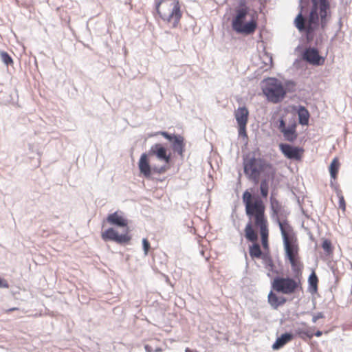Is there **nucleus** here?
I'll return each instance as SVG.
<instances>
[{
  "mask_svg": "<svg viewBox=\"0 0 352 352\" xmlns=\"http://www.w3.org/2000/svg\"><path fill=\"white\" fill-rule=\"evenodd\" d=\"M164 138L171 143L173 150L178 153L180 156H183L184 152V139L180 135L169 134L166 131L159 132Z\"/></svg>",
  "mask_w": 352,
  "mask_h": 352,
  "instance_id": "9",
  "label": "nucleus"
},
{
  "mask_svg": "<svg viewBox=\"0 0 352 352\" xmlns=\"http://www.w3.org/2000/svg\"><path fill=\"white\" fill-rule=\"evenodd\" d=\"M338 196L339 197V207L343 211H344L346 209V204H345V201H344V197L340 192L338 193Z\"/></svg>",
  "mask_w": 352,
  "mask_h": 352,
  "instance_id": "36",
  "label": "nucleus"
},
{
  "mask_svg": "<svg viewBox=\"0 0 352 352\" xmlns=\"http://www.w3.org/2000/svg\"><path fill=\"white\" fill-rule=\"evenodd\" d=\"M245 237L250 241L254 242L257 240V234L254 232L252 228V219H250L249 222L247 223L245 228Z\"/></svg>",
  "mask_w": 352,
  "mask_h": 352,
  "instance_id": "23",
  "label": "nucleus"
},
{
  "mask_svg": "<svg viewBox=\"0 0 352 352\" xmlns=\"http://www.w3.org/2000/svg\"><path fill=\"white\" fill-rule=\"evenodd\" d=\"M276 221L283 237L285 256L289 259L293 271L297 272L299 270L298 263L299 248L297 239L293 234V228L286 220L280 221L278 218Z\"/></svg>",
  "mask_w": 352,
  "mask_h": 352,
  "instance_id": "1",
  "label": "nucleus"
},
{
  "mask_svg": "<svg viewBox=\"0 0 352 352\" xmlns=\"http://www.w3.org/2000/svg\"><path fill=\"white\" fill-rule=\"evenodd\" d=\"M250 255L252 257L259 258L261 256V250L258 244L254 243L250 248Z\"/></svg>",
  "mask_w": 352,
  "mask_h": 352,
  "instance_id": "28",
  "label": "nucleus"
},
{
  "mask_svg": "<svg viewBox=\"0 0 352 352\" xmlns=\"http://www.w3.org/2000/svg\"><path fill=\"white\" fill-rule=\"evenodd\" d=\"M248 13V8H241L236 10V14L232 21V28L236 33L248 35L255 31L257 24L254 19L245 23H243Z\"/></svg>",
  "mask_w": 352,
  "mask_h": 352,
  "instance_id": "3",
  "label": "nucleus"
},
{
  "mask_svg": "<svg viewBox=\"0 0 352 352\" xmlns=\"http://www.w3.org/2000/svg\"><path fill=\"white\" fill-rule=\"evenodd\" d=\"M322 332L321 331H317L315 333H314V336H316V337H320L322 336Z\"/></svg>",
  "mask_w": 352,
  "mask_h": 352,
  "instance_id": "42",
  "label": "nucleus"
},
{
  "mask_svg": "<svg viewBox=\"0 0 352 352\" xmlns=\"http://www.w3.org/2000/svg\"><path fill=\"white\" fill-rule=\"evenodd\" d=\"M319 3V14L321 21V27L324 29L327 24V15L329 10V3L327 0H318Z\"/></svg>",
  "mask_w": 352,
  "mask_h": 352,
  "instance_id": "17",
  "label": "nucleus"
},
{
  "mask_svg": "<svg viewBox=\"0 0 352 352\" xmlns=\"http://www.w3.org/2000/svg\"><path fill=\"white\" fill-rule=\"evenodd\" d=\"M263 261L265 269L268 271L267 275L270 276V272H274V265L272 259L268 256L263 257Z\"/></svg>",
  "mask_w": 352,
  "mask_h": 352,
  "instance_id": "26",
  "label": "nucleus"
},
{
  "mask_svg": "<svg viewBox=\"0 0 352 352\" xmlns=\"http://www.w3.org/2000/svg\"><path fill=\"white\" fill-rule=\"evenodd\" d=\"M168 167L166 165L162 166L160 167H153V171L157 173H162L168 170Z\"/></svg>",
  "mask_w": 352,
  "mask_h": 352,
  "instance_id": "38",
  "label": "nucleus"
},
{
  "mask_svg": "<svg viewBox=\"0 0 352 352\" xmlns=\"http://www.w3.org/2000/svg\"><path fill=\"white\" fill-rule=\"evenodd\" d=\"M144 349L146 352H162V349L160 347L156 346L154 348L150 344H146L144 346Z\"/></svg>",
  "mask_w": 352,
  "mask_h": 352,
  "instance_id": "34",
  "label": "nucleus"
},
{
  "mask_svg": "<svg viewBox=\"0 0 352 352\" xmlns=\"http://www.w3.org/2000/svg\"><path fill=\"white\" fill-rule=\"evenodd\" d=\"M279 147L281 152L287 158L296 160H300V153L303 151L302 148L293 146L288 144H280Z\"/></svg>",
  "mask_w": 352,
  "mask_h": 352,
  "instance_id": "12",
  "label": "nucleus"
},
{
  "mask_svg": "<svg viewBox=\"0 0 352 352\" xmlns=\"http://www.w3.org/2000/svg\"><path fill=\"white\" fill-rule=\"evenodd\" d=\"M286 91L293 92L296 90V83L292 80H289L285 82Z\"/></svg>",
  "mask_w": 352,
  "mask_h": 352,
  "instance_id": "33",
  "label": "nucleus"
},
{
  "mask_svg": "<svg viewBox=\"0 0 352 352\" xmlns=\"http://www.w3.org/2000/svg\"><path fill=\"white\" fill-rule=\"evenodd\" d=\"M309 285L311 292H316L317 291L318 277L315 272H312L308 279Z\"/></svg>",
  "mask_w": 352,
  "mask_h": 352,
  "instance_id": "27",
  "label": "nucleus"
},
{
  "mask_svg": "<svg viewBox=\"0 0 352 352\" xmlns=\"http://www.w3.org/2000/svg\"><path fill=\"white\" fill-rule=\"evenodd\" d=\"M263 92L267 99L273 103L280 102L286 94L281 82L275 78H269L263 81Z\"/></svg>",
  "mask_w": 352,
  "mask_h": 352,
  "instance_id": "2",
  "label": "nucleus"
},
{
  "mask_svg": "<svg viewBox=\"0 0 352 352\" xmlns=\"http://www.w3.org/2000/svg\"><path fill=\"white\" fill-rule=\"evenodd\" d=\"M274 125L283 134L286 141L294 142L298 138L296 132L297 124L295 121L286 125V122L283 116L278 119H274Z\"/></svg>",
  "mask_w": 352,
  "mask_h": 352,
  "instance_id": "6",
  "label": "nucleus"
},
{
  "mask_svg": "<svg viewBox=\"0 0 352 352\" xmlns=\"http://www.w3.org/2000/svg\"><path fill=\"white\" fill-rule=\"evenodd\" d=\"M177 1H173L172 3L167 1L156 2L155 9L160 18L164 21L165 17L168 16L171 8Z\"/></svg>",
  "mask_w": 352,
  "mask_h": 352,
  "instance_id": "15",
  "label": "nucleus"
},
{
  "mask_svg": "<svg viewBox=\"0 0 352 352\" xmlns=\"http://www.w3.org/2000/svg\"><path fill=\"white\" fill-rule=\"evenodd\" d=\"M296 27L300 30L302 31L305 29V19L301 13H300L295 19Z\"/></svg>",
  "mask_w": 352,
  "mask_h": 352,
  "instance_id": "29",
  "label": "nucleus"
},
{
  "mask_svg": "<svg viewBox=\"0 0 352 352\" xmlns=\"http://www.w3.org/2000/svg\"><path fill=\"white\" fill-rule=\"evenodd\" d=\"M0 54H1V60L6 65H8L12 63V62H13L12 59L7 52H1Z\"/></svg>",
  "mask_w": 352,
  "mask_h": 352,
  "instance_id": "31",
  "label": "nucleus"
},
{
  "mask_svg": "<svg viewBox=\"0 0 352 352\" xmlns=\"http://www.w3.org/2000/svg\"><path fill=\"white\" fill-rule=\"evenodd\" d=\"M340 166V162L337 158H334L331 162L329 172L331 177L336 179Z\"/></svg>",
  "mask_w": 352,
  "mask_h": 352,
  "instance_id": "25",
  "label": "nucleus"
},
{
  "mask_svg": "<svg viewBox=\"0 0 352 352\" xmlns=\"http://www.w3.org/2000/svg\"><path fill=\"white\" fill-rule=\"evenodd\" d=\"M311 1H312L313 4H314V6H316V4L318 3V0H311Z\"/></svg>",
  "mask_w": 352,
  "mask_h": 352,
  "instance_id": "43",
  "label": "nucleus"
},
{
  "mask_svg": "<svg viewBox=\"0 0 352 352\" xmlns=\"http://www.w3.org/2000/svg\"><path fill=\"white\" fill-rule=\"evenodd\" d=\"M322 247L327 254H329L332 252V246L330 241L327 239L324 240L322 243Z\"/></svg>",
  "mask_w": 352,
  "mask_h": 352,
  "instance_id": "32",
  "label": "nucleus"
},
{
  "mask_svg": "<svg viewBox=\"0 0 352 352\" xmlns=\"http://www.w3.org/2000/svg\"><path fill=\"white\" fill-rule=\"evenodd\" d=\"M318 3L316 6L313 4V8L310 12L307 30L308 32L314 30L318 25Z\"/></svg>",
  "mask_w": 352,
  "mask_h": 352,
  "instance_id": "20",
  "label": "nucleus"
},
{
  "mask_svg": "<svg viewBox=\"0 0 352 352\" xmlns=\"http://www.w3.org/2000/svg\"><path fill=\"white\" fill-rule=\"evenodd\" d=\"M129 230H123L121 234H119L116 230L111 228L102 233V239L104 241H112L118 243H126L131 240L130 236L128 234Z\"/></svg>",
  "mask_w": 352,
  "mask_h": 352,
  "instance_id": "8",
  "label": "nucleus"
},
{
  "mask_svg": "<svg viewBox=\"0 0 352 352\" xmlns=\"http://www.w3.org/2000/svg\"><path fill=\"white\" fill-rule=\"evenodd\" d=\"M107 221L111 224L119 227L124 228V230L128 229V221L122 214H119L118 212H115L110 214L107 219Z\"/></svg>",
  "mask_w": 352,
  "mask_h": 352,
  "instance_id": "16",
  "label": "nucleus"
},
{
  "mask_svg": "<svg viewBox=\"0 0 352 352\" xmlns=\"http://www.w3.org/2000/svg\"><path fill=\"white\" fill-rule=\"evenodd\" d=\"M299 123L302 125H307L309 122V113L307 109L302 106H300L298 111Z\"/></svg>",
  "mask_w": 352,
  "mask_h": 352,
  "instance_id": "24",
  "label": "nucleus"
},
{
  "mask_svg": "<svg viewBox=\"0 0 352 352\" xmlns=\"http://www.w3.org/2000/svg\"><path fill=\"white\" fill-rule=\"evenodd\" d=\"M323 318H324V314L322 312H318L316 314H313L312 322L315 323L318 319Z\"/></svg>",
  "mask_w": 352,
  "mask_h": 352,
  "instance_id": "39",
  "label": "nucleus"
},
{
  "mask_svg": "<svg viewBox=\"0 0 352 352\" xmlns=\"http://www.w3.org/2000/svg\"><path fill=\"white\" fill-rule=\"evenodd\" d=\"M292 335L290 333H284L280 338H278L276 342L272 345L274 350H277L283 347L287 342L291 340Z\"/></svg>",
  "mask_w": 352,
  "mask_h": 352,
  "instance_id": "22",
  "label": "nucleus"
},
{
  "mask_svg": "<svg viewBox=\"0 0 352 352\" xmlns=\"http://www.w3.org/2000/svg\"><path fill=\"white\" fill-rule=\"evenodd\" d=\"M15 309H16V308H12V309H9V311H13V310H15Z\"/></svg>",
  "mask_w": 352,
  "mask_h": 352,
  "instance_id": "45",
  "label": "nucleus"
},
{
  "mask_svg": "<svg viewBox=\"0 0 352 352\" xmlns=\"http://www.w3.org/2000/svg\"><path fill=\"white\" fill-rule=\"evenodd\" d=\"M268 302L271 307L276 309L283 305L286 302V299L283 296H278L273 292H270L268 294Z\"/></svg>",
  "mask_w": 352,
  "mask_h": 352,
  "instance_id": "21",
  "label": "nucleus"
},
{
  "mask_svg": "<svg viewBox=\"0 0 352 352\" xmlns=\"http://www.w3.org/2000/svg\"><path fill=\"white\" fill-rule=\"evenodd\" d=\"M148 155H155L159 160L164 161L166 164L169 163L170 160V156L167 154L166 148L161 144L153 145L148 151Z\"/></svg>",
  "mask_w": 352,
  "mask_h": 352,
  "instance_id": "13",
  "label": "nucleus"
},
{
  "mask_svg": "<svg viewBox=\"0 0 352 352\" xmlns=\"http://www.w3.org/2000/svg\"><path fill=\"white\" fill-rule=\"evenodd\" d=\"M261 193L263 197H266L268 195V183L266 179L263 180L260 185Z\"/></svg>",
  "mask_w": 352,
  "mask_h": 352,
  "instance_id": "30",
  "label": "nucleus"
},
{
  "mask_svg": "<svg viewBox=\"0 0 352 352\" xmlns=\"http://www.w3.org/2000/svg\"><path fill=\"white\" fill-rule=\"evenodd\" d=\"M182 16L179 1H177L168 13V16L165 17L164 21L170 23L171 27L175 28L178 25Z\"/></svg>",
  "mask_w": 352,
  "mask_h": 352,
  "instance_id": "11",
  "label": "nucleus"
},
{
  "mask_svg": "<svg viewBox=\"0 0 352 352\" xmlns=\"http://www.w3.org/2000/svg\"><path fill=\"white\" fill-rule=\"evenodd\" d=\"M272 287L275 291L287 295L293 294L302 288L300 280L279 276L274 278Z\"/></svg>",
  "mask_w": 352,
  "mask_h": 352,
  "instance_id": "4",
  "label": "nucleus"
},
{
  "mask_svg": "<svg viewBox=\"0 0 352 352\" xmlns=\"http://www.w3.org/2000/svg\"><path fill=\"white\" fill-rule=\"evenodd\" d=\"M246 125L247 124H239V135L243 138H247Z\"/></svg>",
  "mask_w": 352,
  "mask_h": 352,
  "instance_id": "35",
  "label": "nucleus"
},
{
  "mask_svg": "<svg viewBox=\"0 0 352 352\" xmlns=\"http://www.w3.org/2000/svg\"><path fill=\"white\" fill-rule=\"evenodd\" d=\"M255 225L260 228V233L261 236V242L263 247L267 246L268 239V228L267 225V220L265 216L261 217L258 220L255 219Z\"/></svg>",
  "mask_w": 352,
  "mask_h": 352,
  "instance_id": "14",
  "label": "nucleus"
},
{
  "mask_svg": "<svg viewBox=\"0 0 352 352\" xmlns=\"http://www.w3.org/2000/svg\"><path fill=\"white\" fill-rule=\"evenodd\" d=\"M249 111L245 107H239L234 113V116L238 125L247 124L248 120Z\"/></svg>",
  "mask_w": 352,
  "mask_h": 352,
  "instance_id": "19",
  "label": "nucleus"
},
{
  "mask_svg": "<svg viewBox=\"0 0 352 352\" xmlns=\"http://www.w3.org/2000/svg\"><path fill=\"white\" fill-rule=\"evenodd\" d=\"M243 201L245 205L246 214L250 219L254 217L258 220L265 216V207L261 200L256 199L252 202V195L248 191H245L243 195Z\"/></svg>",
  "mask_w": 352,
  "mask_h": 352,
  "instance_id": "5",
  "label": "nucleus"
},
{
  "mask_svg": "<svg viewBox=\"0 0 352 352\" xmlns=\"http://www.w3.org/2000/svg\"><path fill=\"white\" fill-rule=\"evenodd\" d=\"M263 168L260 159L252 158L244 162V173L253 182H258L259 175Z\"/></svg>",
  "mask_w": 352,
  "mask_h": 352,
  "instance_id": "7",
  "label": "nucleus"
},
{
  "mask_svg": "<svg viewBox=\"0 0 352 352\" xmlns=\"http://www.w3.org/2000/svg\"><path fill=\"white\" fill-rule=\"evenodd\" d=\"M305 336H306L309 338H311L314 336V333L307 331L302 332Z\"/></svg>",
  "mask_w": 352,
  "mask_h": 352,
  "instance_id": "41",
  "label": "nucleus"
},
{
  "mask_svg": "<svg viewBox=\"0 0 352 352\" xmlns=\"http://www.w3.org/2000/svg\"><path fill=\"white\" fill-rule=\"evenodd\" d=\"M9 284L7 280L0 278V288H8Z\"/></svg>",
  "mask_w": 352,
  "mask_h": 352,
  "instance_id": "40",
  "label": "nucleus"
},
{
  "mask_svg": "<svg viewBox=\"0 0 352 352\" xmlns=\"http://www.w3.org/2000/svg\"><path fill=\"white\" fill-rule=\"evenodd\" d=\"M138 167L140 173L143 174L145 177L149 178L151 177L153 168H151L149 164L147 154L142 153L141 155L138 162Z\"/></svg>",
  "mask_w": 352,
  "mask_h": 352,
  "instance_id": "18",
  "label": "nucleus"
},
{
  "mask_svg": "<svg viewBox=\"0 0 352 352\" xmlns=\"http://www.w3.org/2000/svg\"><path fill=\"white\" fill-rule=\"evenodd\" d=\"M331 186L332 187H335L334 184H333V182L332 181L331 182Z\"/></svg>",
  "mask_w": 352,
  "mask_h": 352,
  "instance_id": "44",
  "label": "nucleus"
},
{
  "mask_svg": "<svg viewBox=\"0 0 352 352\" xmlns=\"http://www.w3.org/2000/svg\"><path fill=\"white\" fill-rule=\"evenodd\" d=\"M142 245H143L144 253L145 255H147L148 250L150 248V244L146 239H142Z\"/></svg>",
  "mask_w": 352,
  "mask_h": 352,
  "instance_id": "37",
  "label": "nucleus"
},
{
  "mask_svg": "<svg viewBox=\"0 0 352 352\" xmlns=\"http://www.w3.org/2000/svg\"><path fill=\"white\" fill-rule=\"evenodd\" d=\"M302 58L313 65H322L324 63V58L319 55L317 49L309 47L303 53Z\"/></svg>",
  "mask_w": 352,
  "mask_h": 352,
  "instance_id": "10",
  "label": "nucleus"
}]
</instances>
